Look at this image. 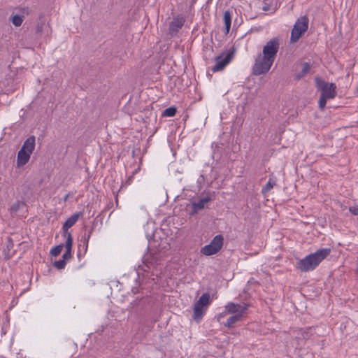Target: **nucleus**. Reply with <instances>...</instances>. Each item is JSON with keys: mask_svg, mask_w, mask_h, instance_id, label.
Segmentation results:
<instances>
[{"mask_svg": "<svg viewBox=\"0 0 358 358\" xmlns=\"http://www.w3.org/2000/svg\"><path fill=\"white\" fill-rule=\"evenodd\" d=\"M331 252L330 248H321L304 258L299 259L296 268L301 272L313 271Z\"/></svg>", "mask_w": 358, "mask_h": 358, "instance_id": "nucleus-1", "label": "nucleus"}, {"mask_svg": "<svg viewBox=\"0 0 358 358\" xmlns=\"http://www.w3.org/2000/svg\"><path fill=\"white\" fill-rule=\"evenodd\" d=\"M315 86L320 91L319 108L323 110L328 99H333L337 95L336 85L333 83H328L320 77L315 78Z\"/></svg>", "mask_w": 358, "mask_h": 358, "instance_id": "nucleus-2", "label": "nucleus"}, {"mask_svg": "<svg viewBox=\"0 0 358 358\" xmlns=\"http://www.w3.org/2000/svg\"><path fill=\"white\" fill-rule=\"evenodd\" d=\"M273 62L271 59L264 57L262 54H259L252 69V74L255 76L266 74L271 69Z\"/></svg>", "mask_w": 358, "mask_h": 358, "instance_id": "nucleus-3", "label": "nucleus"}, {"mask_svg": "<svg viewBox=\"0 0 358 358\" xmlns=\"http://www.w3.org/2000/svg\"><path fill=\"white\" fill-rule=\"evenodd\" d=\"M308 27V18L306 16H302L299 18L292 30L290 42L296 43L302 34L306 32Z\"/></svg>", "mask_w": 358, "mask_h": 358, "instance_id": "nucleus-4", "label": "nucleus"}, {"mask_svg": "<svg viewBox=\"0 0 358 358\" xmlns=\"http://www.w3.org/2000/svg\"><path fill=\"white\" fill-rule=\"evenodd\" d=\"M223 236L222 235L215 236L208 245H205L201 249V253L210 256L218 252L223 245Z\"/></svg>", "mask_w": 358, "mask_h": 358, "instance_id": "nucleus-5", "label": "nucleus"}, {"mask_svg": "<svg viewBox=\"0 0 358 358\" xmlns=\"http://www.w3.org/2000/svg\"><path fill=\"white\" fill-rule=\"evenodd\" d=\"M235 50L232 48L226 55L222 53L215 58V64L212 67L211 70L213 73L222 71L232 60L234 55Z\"/></svg>", "mask_w": 358, "mask_h": 358, "instance_id": "nucleus-6", "label": "nucleus"}, {"mask_svg": "<svg viewBox=\"0 0 358 358\" xmlns=\"http://www.w3.org/2000/svg\"><path fill=\"white\" fill-rule=\"evenodd\" d=\"M279 46L280 44L278 38H272L263 47L262 55L264 56V57H267L274 62L279 50Z\"/></svg>", "mask_w": 358, "mask_h": 358, "instance_id": "nucleus-7", "label": "nucleus"}, {"mask_svg": "<svg viewBox=\"0 0 358 358\" xmlns=\"http://www.w3.org/2000/svg\"><path fill=\"white\" fill-rule=\"evenodd\" d=\"M249 306L248 303L238 304L229 302L225 306V313L234 315L241 314V316H243Z\"/></svg>", "mask_w": 358, "mask_h": 358, "instance_id": "nucleus-8", "label": "nucleus"}, {"mask_svg": "<svg viewBox=\"0 0 358 358\" xmlns=\"http://www.w3.org/2000/svg\"><path fill=\"white\" fill-rule=\"evenodd\" d=\"M158 254L157 253H148L143 257V265L139 266V268L145 272H148L151 266L157 264Z\"/></svg>", "mask_w": 358, "mask_h": 358, "instance_id": "nucleus-9", "label": "nucleus"}, {"mask_svg": "<svg viewBox=\"0 0 358 358\" xmlns=\"http://www.w3.org/2000/svg\"><path fill=\"white\" fill-rule=\"evenodd\" d=\"M83 215V212H78V213H74L73 215H72L71 217H69L66 220V222H64V224L62 226L63 236L66 238H68V236L69 234H71V232L69 231V229L71 228V227H73L76 223V222L78 221L79 217H82Z\"/></svg>", "mask_w": 358, "mask_h": 358, "instance_id": "nucleus-10", "label": "nucleus"}, {"mask_svg": "<svg viewBox=\"0 0 358 358\" xmlns=\"http://www.w3.org/2000/svg\"><path fill=\"white\" fill-rule=\"evenodd\" d=\"M211 199L209 196H206L200 200H199L197 202H192V210L189 212L190 215H194L198 213V212L202 209L204 208L205 205L208 203Z\"/></svg>", "mask_w": 358, "mask_h": 358, "instance_id": "nucleus-11", "label": "nucleus"}, {"mask_svg": "<svg viewBox=\"0 0 358 358\" xmlns=\"http://www.w3.org/2000/svg\"><path fill=\"white\" fill-rule=\"evenodd\" d=\"M185 20L181 16H177L170 22L169 31L171 34L177 33L178 30L183 26Z\"/></svg>", "mask_w": 358, "mask_h": 358, "instance_id": "nucleus-12", "label": "nucleus"}, {"mask_svg": "<svg viewBox=\"0 0 358 358\" xmlns=\"http://www.w3.org/2000/svg\"><path fill=\"white\" fill-rule=\"evenodd\" d=\"M31 153L20 149L17 153V165L20 167L25 165L29 160Z\"/></svg>", "mask_w": 358, "mask_h": 358, "instance_id": "nucleus-13", "label": "nucleus"}, {"mask_svg": "<svg viewBox=\"0 0 358 358\" xmlns=\"http://www.w3.org/2000/svg\"><path fill=\"white\" fill-rule=\"evenodd\" d=\"M205 308L206 307L201 306L200 305L195 303L193 308V320H195L196 322H199L201 320L203 315L205 314Z\"/></svg>", "mask_w": 358, "mask_h": 358, "instance_id": "nucleus-14", "label": "nucleus"}, {"mask_svg": "<svg viewBox=\"0 0 358 358\" xmlns=\"http://www.w3.org/2000/svg\"><path fill=\"white\" fill-rule=\"evenodd\" d=\"M73 245V237L71 234L68 236V238H66L64 247L66 248L65 252L63 254L62 259L66 260H69L71 258V250Z\"/></svg>", "mask_w": 358, "mask_h": 358, "instance_id": "nucleus-15", "label": "nucleus"}, {"mask_svg": "<svg viewBox=\"0 0 358 358\" xmlns=\"http://www.w3.org/2000/svg\"><path fill=\"white\" fill-rule=\"evenodd\" d=\"M35 148V136H30L26 141L24 142L23 145L21 149L27 151L30 153H32Z\"/></svg>", "mask_w": 358, "mask_h": 358, "instance_id": "nucleus-16", "label": "nucleus"}, {"mask_svg": "<svg viewBox=\"0 0 358 358\" xmlns=\"http://www.w3.org/2000/svg\"><path fill=\"white\" fill-rule=\"evenodd\" d=\"M311 66L308 62H303L301 64V70L294 76V79L299 80L306 76L310 71Z\"/></svg>", "mask_w": 358, "mask_h": 358, "instance_id": "nucleus-17", "label": "nucleus"}, {"mask_svg": "<svg viewBox=\"0 0 358 358\" xmlns=\"http://www.w3.org/2000/svg\"><path fill=\"white\" fill-rule=\"evenodd\" d=\"M196 303L200 305L201 306L208 307L210 303V296L209 293H203L199 298V299L196 302Z\"/></svg>", "mask_w": 358, "mask_h": 358, "instance_id": "nucleus-18", "label": "nucleus"}, {"mask_svg": "<svg viewBox=\"0 0 358 358\" xmlns=\"http://www.w3.org/2000/svg\"><path fill=\"white\" fill-rule=\"evenodd\" d=\"M243 316H241V314L234 315L227 320V322L224 324V326L228 328H232L235 323L241 321Z\"/></svg>", "mask_w": 358, "mask_h": 358, "instance_id": "nucleus-19", "label": "nucleus"}, {"mask_svg": "<svg viewBox=\"0 0 358 358\" xmlns=\"http://www.w3.org/2000/svg\"><path fill=\"white\" fill-rule=\"evenodd\" d=\"M224 22L225 24L226 33L228 34L229 32L231 23V15L229 10H226L224 13Z\"/></svg>", "mask_w": 358, "mask_h": 358, "instance_id": "nucleus-20", "label": "nucleus"}, {"mask_svg": "<svg viewBox=\"0 0 358 358\" xmlns=\"http://www.w3.org/2000/svg\"><path fill=\"white\" fill-rule=\"evenodd\" d=\"M312 330L311 327H307L305 329H299L298 330L297 334L300 336L299 338L303 339H308L310 336L311 333L310 331Z\"/></svg>", "mask_w": 358, "mask_h": 358, "instance_id": "nucleus-21", "label": "nucleus"}, {"mask_svg": "<svg viewBox=\"0 0 358 358\" xmlns=\"http://www.w3.org/2000/svg\"><path fill=\"white\" fill-rule=\"evenodd\" d=\"M177 109L174 106H171L166 108L163 113L162 116L164 117H173L176 114Z\"/></svg>", "mask_w": 358, "mask_h": 358, "instance_id": "nucleus-22", "label": "nucleus"}, {"mask_svg": "<svg viewBox=\"0 0 358 358\" xmlns=\"http://www.w3.org/2000/svg\"><path fill=\"white\" fill-rule=\"evenodd\" d=\"M13 248V241H12V239L10 238H8L7 245H6V249L8 250V252L6 251V250H4L5 258L9 259L12 257V255L9 254V251Z\"/></svg>", "mask_w": 358, "mask_h": 358, "instance_id": "nucleus-23", "label": "nucleus"}, {"mask_svg": "<svg viewBox=\"0 0 358 358\" xmlns=\"http://www.w3.org/2000/svg\"><path fill=\"white\" fill-rule=\"evenodd\" d=\"M64 246V244L62 243V244H59V245L54 247L50 250V255L53 257L58 256L62 251Z\"/></svg>", "mask_w": 358, "mask_h": 358, "instance_id": "nucleus-24", "label": "nucleus"}, {"mask_svg": "<svg viewBox=\"0 0 358 358\" xmlns=\"http://www.w3.org/2000/svg\"><path fill=\"white\" fill-rule=\"evenodd\" d=\"M275 185V181L272 180V179H269V180L268 181V182L265 185V186L262 188V192L263 194H265L266 192H268V191H270L274 186Z\"/></svg>", "mask_w": 358, "mask_h": 358, "instance_id": "nucleus-25", "label": "nucleus"}, {"mask_svg": "<svg viewBox=\"0 0 358 358\" xmlns=\"http://www.w3.org/2000/svg\"><path fill=\"white\" fill-rule=\"evenodd\" d=\"M11 21L15 27H20L23 22V16L19 15H13Z\"/></svg>", "mask_w": 358, "mask_h": 358, "instance_id": "nucleus-26", "label": "nucleus"}, {"mask_svg": "<svg viewBox=\"0 0 358 358\" xmlns=\"http://www.w3.org/2000/svg\"><path fill=\"white\" fill-rule=\"evenodd\" d=\"M92 230H93V229H91L90 230V231L88 232V234H86V233H85V234L83 236L82 239H81V241H83V243H84V245H85V251H86V250H87V249L89 239H90V236H91V234H92Z\"/></svg>", "mask_w": 358, "mask_h": 358, "instance_id": "nucleus-27", "label": "nucleus"}, {"mask_svg": "<svg viewBox=\"0 0 358 358\" xmlns=\"http://www.w3.org/2000/svg\"><path fill=\"white\" fill-rule=\"evenodd\" d=\"M66 264V261L62 259L59 261L55 262L54 266L58 269H63V268H64Z\"/></svg>", "mask_w": 358, "mask_h": 358, "instance_id": "nucleus-28", "label": "nucleus"}, {"mask_svg": "<svg viewBox=\"0 0 358 358\" xmlns=\"http://www.w3.org/2000/svg\"><path fill=\"white\" fill-rule=\"evenodd\" d=\"M43 25H44V22L42 21L41 22L38 23V24L36 25V31L37 34H42L43 29Z\"/></svg>", "mask_w": 358, "mask_h": 358, "instance_id": "nucleus-29", "label": "nucleus"}, {"mask_svg": "<svg viewBox=\"0 0 358 358\" xmlns=\"http://www.w3.org/2000/svg\"><path fill=\"white\" fill-rule=\"evenodd\" d=\"M20 203L19 202H16L13 203L10 208V210L13 212H17L20 208Z\"/></svg>", "mask_w": 358, "mask_h": 358, "instance_id": "nucleus-30", "label": "nucleus"}, {"mask_svg": "<svg viewBox=\"0 0 358 358\" xmlns=\"http://www.w3.org/2000/svg\"><path fill=\"white\" fill-rule=\"evenodd\" d=\"M349 210L352 214L358 215V206L350 207Z\"/></svg>", "mask_w": 358, "mask_h": 358, "instance_id": "nucleus-31", "label": "nucleus"}, {"mask_svg": "<svg viewBox=\"0 0 358 358\" xmlns=\"http://www.w3.org/2000/svg\"><path fill=\"white\" fill-rule=\"evenodd\" d=\"M22 12L23 13H26V14H27V15H28V14H29V8L28 7L22 8Z\"/></svg>", "mask_w": 358, "mask_h": 358, "instance_id": "nucleus-32", "label": "nucleus"}, {"mask_svg": "<svg viewBox=\"0 0 358 358\" xmlns=\"http://www.w3.org/2000/svg\"><path fill=\"white\" fill-rule=\"evenodd\" d=\"M132 178H133V176H130V177H129V178L127 179V180L126 181V183H127V185H130V184H131V180H132Z\"/></svg>", "mask_w": 358, "mask_h": 358, "instance_id": "nucleus-33", "label": "nucleus"}, {"mask_svg": "<svg viewBox=\"0 0 358 358\" xmlns=\"http://www.w3.org/2000/svg\"><path fill=\"white\" fill-rule=\"evenodd\" d=\"M227 313H225V311L222 313H220L218 316V319L221 318L222 317H223L224 315H226Z\"/></svg>", "mask_w": 358, "mask_h": 358, "instance_id": "nucleus-34", "label": "nucleus"}, {"mask_svg": "<svg viewBox=\"0 0 358 358\" xmlns=\"http://www.w3.org/2000/svg\"><path fill=\"white\" fill-rule=\"evenodd\" d=\"M263 10H264V11H266V10H268V6H264V7H263Z\"/></svg>", "mask_w": 358, "mask_h": 358, "instance_id": "nucleus-35", "label": "nucleus"}, {"mask_svg": "<svg viewBox=\"0 0 358 358\" xmlns=\"http://www.w3.org/2000/svg\"><path fill=\"white\" fill-rule=\"evenodd\" d=\"M68 197H69V194H66L65 196H64V201H66L68 199Z\"/></svg>", "mask_w": 358, "mask_h": 358, "instance_id": "nucleus-36", "label": "nucleus"}, {"mask_svg": "<svg viewBox=\"0 0 358 358\" xmlns=\"http://www.w3.org/2000/svg\"><path fill=\"white\" fill-rule=\"evenodd\" d=\"M357 91H358V87H357Z\"/></svg>", "mask_w": 358, "mask_h": 358, "instance_id": "nucleus-37", "label": "nucleus"}]
</instances>
